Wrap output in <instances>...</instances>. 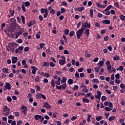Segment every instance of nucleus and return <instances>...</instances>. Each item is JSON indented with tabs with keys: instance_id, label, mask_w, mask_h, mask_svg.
<instances>
[{
	"instance_id": "obj_1",
	"label": "nucleus",
	"mask_w": 125,
	"mask_h": 125,
	"mask_svg": "<svg viewBox=\"0 0 125 125\" xmlns=\"http://www.w3.org/2000/svg\"><path fill=\"white\" fill-rule=\"evenodd\" d=\"M17 43L15 42H9L8 45L6 46V49L8 51H10L11 52H14V49L16 48V46Z\"/></svg>"
},
{
	"instance_id": "obj_2",
	"label": "nucleus",
	"mask_w": 125,
	"mask_h": 125,
	"mask_svg": "<svg viewBox=\"0 0 125 125\" xmlns=\"http://www.w3.org/2000/svg\"><path fill=\"white\" fill-rule=\"evenodd\" d=\"M30 5H31V3H30L29 1L22 2V4H21V8L23 12H26V8L25 6L28 7V6H30Z\"/></svg>"
},
{
	"instance_id": "obj_3",
	"label": "nucleus",
	"mask_w": 125,
	"mask_h": 125,
	"mask_svg": "<svg viewBox=\"0 0 125 125\" xmlns=\"http://www.w3.org/2000/svg\"><path fill=\"white\" fill-rule=\"evenodd\" d=\"M20 110H21V112L23 115H24V116H27V112H28V107H27L26 106L22 105L21 107L20 108Z\"/></svg>"
},
{
	"instance_id": "obj_4",
	"label": "nucleus",
	"mask_w": 125,
	"mask_h": 125,
	"mask_svg": "<svg viewBox=\"0 0 125 125\" xmlns=\"http://www.w3.org/2000/svg\"><path fill=\"white\" fill-rule=\"evenodd\" d=\"M83 29L81 28L80 29L78 30L76 33V37L78 40L81 39V37L83 36Z\"/></svg>"
},
{
	"instance_id": "obj_5",
	"label": "nucleus",
	"mask_w": 125,
	"mask_h": 125,
	"mask_svg": "<svg viewBox=\"0 0 125 125\" xmlns=\"http://www.w3.org/2000/svg\"><path fill=\"white\" fill-rule=\"evenodd\" d=\"M41 13H44L43 15L44 18H47V16H48V10L46 8H42L41 9Z\"/></svg>"
},
{
	"instance_id": "obj_6",
	"label": "nucleus",
	"mask_w": 125,
	"mask_h": 125,
	"mask_svg": "<svg viewBox=\"0 0 125 125\" xmlns=\"http://www.w3.org/2000/svg\"><path fill=\"white\" fill-rule=\"evenodd\" d=\"M35 97L36 99H43L44 100H46V97L45 95L42 94V93H38L36 95Z\"/></svg>"
},
{
	"instance_id": "obj_7",
	"label": "nucleus",
	"mask_w": 125,
	"mask_h": 125,
	"mask_svg": "<svg viewBox=\"0 0 125 125\" xmlns=\"http://www.w3.org/2000/svg\"><path fill=\"white\" fill-rule=\"evenodd\" d=\"M86 29H89L90 28V23L88 24V23L87 22V21L84 22L83 23L82 26V29L84 31L85 28Z\"/></svg>"
},
{
	"instance_id": "obj_8",
	"label": "nucleus",
	"mask_w": 125,
	"mask_h": 125,
	"mask_svg": "<svg viewBox=\"0 0 125 125\" xmlns=\"http://www.w3.org/2000/svg\"><path fill=\"white\" fill-rule=\"evenodd\" d=\"M34 119H35L36 121H39V120H40L41 122H43L44 120L43 117L38 114H36L34 116Z\"/></svg>"
},
{
	"instance_id": "obj_9",
	"label": "nucleus",
	"mask_w": 125,
	"mask_h": 125,
	"mask_svg": "<svg viewBox=\"0 0 125 125\" xmlns=\"http://www.w3.org/2000/svg\"><path fill=\"white\" fill-rule=\"evenodd\" d=\"M23 49H24V47L23 46H20L18 48L16 49L15 52V53H20V54H21Z\"/></svg>"
},
{
	"instance_id": "obj_10",
	"label": "nucleus",
	"mask_w": 125,
	"mask_h": 125,
	"mask_svg": "<svg viewBox=\"0 0 125 125\" xmlns=\"http://www.w3.org/2000/svg\"><path fill=\"white\" fill-rule=\"evenodd\" d=\"M105 111L111 112L113 110V104L111 102L109 104V107H105L104 108Z\"/></svg>"
},
{
	"instance_id": "obj_11",
	"label": "nucleus",
	"mask_w": 125,
	"mask_h": 125,
	"mask_svg": "<svg viewBox=\"0 0 125 125\" xmlns=\"http://www.w3.org/2000/svg\"><path fill=\"white\" fill-rule=\"evenodd\" d=\"M105 62V59H102V61H100L99 62L97 63V66L99 68L103 67V65H104V62Z\"/></svg>"
},
{
	"instance_id": "obj_12",
	"label": "nucleus",
	"mask_w": 125,
	"mask_h": 125,
	"mask_svg": "<svg viewBox=\"0 0 125 125\" xmlns=\"http://www.w3.org/2000/svg\"><path fill=\"white\" fill-rule=\"evenodd\" d=\"M44 104V108H45V109H51V105L48 104V103L46 102L43 103Z\"/></svg>"
},
{
	"instance_id": "obj_13",
	"label": "nucleus",
	"mask_w": 125,
	"mask_h": 125,
	"mask_svg": "<svg viewBox=\"0 0 125 125\" xmlns=\"http://www.w3.org/2000/svg\"><path fill=\"white\" fill-rule=\"evenodd\" d=\"M32 73L33 75H36V71H38V68L35 66H31Z\"/></svg>"
},
{
	"instance_id": "obj_14",
	"label": "nucleus",
	"mask_w": 125,
	"mask_h": 125,
	"mask_svg": "<svg viewBox=\"0 0 125 125\" xmlns=\"http://www.w3.org/2000/svg\"><path fill=\"white\" fill-rule=\"evenodd\" d=\"M18 61V58L17 57H13L12 58V64H15Z\"/></svg>"
},
{
	"instance_id": "obj_15",
	"label": "nucleus",
	"mask_w": 125,
	"mask_h": 125,
	"mask_svg": "<svg viewBox=\"0 0 125 125\" xmlns=\"http://www.w3.org/2000/svg\"><path fill=\"white\" fill-rule=\"evenodd\" d=\"M74 10H75V11H79V12H82L83 10H84V7H78V8H75Z\"/></svg>"
},
{
	"instance_id": "obj_16",
	"label": "nucleus",
	"mask_w": 125,
	"mask_h": 125,
	"mask_svg": "<svg viewBox=\"0 0 125 125\" xmlns=\"http://www.w3.org/2000/svg\"><path fill=\"white\" fill-rule=\"evenodd\" d=\"M97 93V95H96L95 97L96 98H97V99L100 100V98H101V91H98Z\"/></svg>"
},
{
	"instance_id": "obj_17",
	"label": "nucleus",
	"mask_w": 125,
	"mask_h": 125,
	"mask_svg": "<svg viewBox=\"0 0 125 125\" xmlns=\"http://www.w3.org/2000/svg\"><path fill=\"white\" fill-rule=\"evenodd\" d=\"M59 63L61 66H62V65H65L66 63V60H62L60 59L59 61Z\"/></svg>"
},
{
	"instance_id": "obj_18",
	"label": "nucleus",
	"mask_w": 125,
	"mask_h": 125,
	"mask_svg": "<svg viewBox=\"0 0 125 125\" xmlns=\"http://www.w3.org/2000/svg\"><path fill=\"white\" fill-rule=\"evenodd\" d=\"M10 108H8L7 105H5L3 109V112L5 113V112H10Z\"/></svg>"
},
{
	"instance_id": "obj_19",
	"label": "nucleus",
	"mask_w": 125,
	"mask_h": 125,
	"mask_svg": "<svg viewBox=\"0 0 125 125\" xmlns=\"http://www.w3.org/2000/svg\"><path fill=\"white\" fill-rule=\"evenodd\" d=\"M103 24H106V25H109L111 23V21L109 20H104L102 21Z\"/></svg>"
},
{
	"instance_id": "obj_20",
	"label": "nucleus",
	"mask_w": 125,
	"mask_h": 125,
	"mask_svg": "<svg viewBox=\"0 0 125 125\" xmlns=\"http://www.w3.org/2000/svg\"><path fill=\"white\" fill-rule=\"evenodd\" d=\"M8 124H11V125H16V121H12L11 120H8Z\"/></svg>"
},
{
	"instance_id": "obj_21",
	"label": "nucleus",
	"mask_w": 125,
	"mask_h": 125,
	"mask_svg": "<svg viewBox=\"0 0 125 125\" xmlns=\"http://www.w3.org/2000/svg\"><path fill=\"white\" fill-rule=\"evenodd\" d=\"M42 67H49V62H44L42 63Z\"/></svg>"
},
{
	"instance_id": "obj_22",
	"label": "nucleus",
	"mask_w": 125,
	"mask_h": 125,
	"mask_svg": "<svg viewBox=\"0 0 125 125\" xmlns=\"http://www.w3.org/2000/svg\"><path fill=\"white\" fill-rule=\"evenodd\" d=\"M5 87L6 88V89H11V85H10V84H9V83H5Z\"/></svg>"
},
{
	"instance_id": "obj_23",
	"label": "nucleus",
	"mask_w": 125,
	"mask_h": 125,
	"mask_svg": "<svg viewBox=\"0 0 125 125\" xmlns=\"http://www.w3.org/2000/svg\"><path fill=\"white\" fill-rule=\"evenodd\" d=\"M60 82H61V78L59 77L58 80L55 81V83L56 84H57V85H60Z\"/></svg>"
},
{
	"instance_id": "obj_24",
	"label": "nucleus",
	"mask_w": 125,
	"mask_h": 125,
	"mask_svg": "<svg viewBox=\"0 0 125 125\" xmlns=\"http://www.w3.org/2000/svg\"><path fill=\"white\" fill-rule=\"evenodd\" d=\"M82 100L83 102H84V103H89V100L86 98H83Z\"/></svg>"
},
{
	"instance_id": "obj_25",
	"label": "nucleus",
	"mask_w": 125,
	"mask_h": 125,
	"mask_svg": "<svg viewBox=\"0 0 125 125\" xmlns=\"http://www.w3.org/2000/svg\"><path fill=\"white\" fill-rule=\"evenodd\" d=\"M106 68L109 73H112V71H111V69H112V65L111 64L107 65L106 66Z\"/></svg>"
},
{
	"instance_id": "obj_26",
	"label": "nucleus",
	"mask_w": 125,
	"mask_h": 125,
	"mask_svg": "<svg viewBox=\"0 0 125 125\" xmlns=\"http://www.w3.org/2000/svg\"><path fill=\"white\" fill-rule=\"evenodd\" d=\"M51 85L53 86V87H55V82L54 81V79H52L51 80Z\"/></svg>"
},
{
	"instance_id": "obj_27",
	"label": "nucleus",
	"mask_w": 125,
	"mask_h": 125,
	"mask_svg": "<svg viewBox=\"0 0 125 125\" xmlns=\"http://www.w3.org/2000/svg\"><path fill=\"white\" fill-rule=\"evenodd\" d=\"M42 75L43 76H44V77H45L46 78H49V77H50V75L48 73H43L42 72Z\"/></svg>"
},
{
	"instance_id": "obj_28",
	"label": "nucleus",
	"mask_w": 125,
	"mask_h": 125,
	"mask_svg": "<svg viewBox=\"0 0 125 125\" xmlns=\"http://www.w3.org/2000/svg\"><path fill=\"white\" fill-rule=\"evenodd\" d=\"M67 82V78L63 77L61 81V83H66Z\"/></svg>"
},
{
	"instance_id": "obj_29",
	"label": "nucleus",
	"mask_w": 125,
	"mask_h": 125,
	"mask_svg": "<svg viewBox=\"0 0 125 125\" xmlns=\"http://www.w3.org/2000/svg\"><path fill=\"white\" fill-rule=\"evenodd\" d=\"M112 7H113V6L112 5H108L104 10V11L106 12L108 11V10H110V9H111V8H112Z\"/></svg>"
},
{
	"instance_id": "obj_30",
	"label": "nucleus",
	"mask_w": 125,
	"mask_h": 125,
	"mask_svg": "<svg viewBox=\"0 0 125 125\" xmlns=\"http://www.w3.org/2000/svg\"><path fill=\"white\" fill-rule=\"evenodd\" d=\"M84 34L88 37V36H89V29H87L85 30V31L84 32Z\"/></svg>"
},
{
	"instance_id": "obj_31",
	"label": "nucleus",
	"mask_w": 125,
	"mask_h": 125,
	"mask_svg": "<svg viewBox=\"0 0 125 125\" xmlns=\"http://www.w3.org/2000/svg\"><path fill=\"white\" fill-rule=\"evenodd\" d=\"M8 71H9L8 68H6L5 67H3L2 68L3 73H5L6 74H7V73H8Z\"/></svg>"
},
{
	"instance_id": "obj_32",
	"label": "nucleus",
	"mask_w": 125,
	"mask_h": 125,
	"mask_svg": "<svg viewBox=\"0 0 125 125\" xmlns=\"http://www.w3.org/2000/svg\"><path fill=\"white\" fill-rule=\"evenodd\" d=\"M62 86V89H66V87H67V83H65L62 85H61Z\"/></svg>"
},
{
	"instance_id": "obj_33",
	"label": "nucleus",
	"mask_w": 125,
	"mask_h": 125,
	"mask_svg": "<svg viewBox=\"0 0 125 125\" xmlns=\"http://www.w3.org/2000/svg\"><path fill=\"white\" fill-rule=\"evenodd\" d=\"M9 12L10 14H11V16H14V10H9Z\"/></svg>"
},
{
	"instance_id": "obj_34",
	"label": "nucleus",
	"mask_w": 125,
	"mask_h": 125,
	"mask_svg": "<svg viewBox=\"0 0 125 125\" xmlns=\"http://www.w3.org/2000/svg\"><path fill=\"white\" fill-rule=\"evenodd\" d=\"M73 83H74V81L73 80V79H68V83H69V84H73Z\"/></svg>"
},
{
	"instance_id": "obj_35",
	"label": "nucleus",
	"mask_w": 125,
	"mask_h": 125,
	"mask_svg": "<svg viewBox=\"0 0 125 125\" xmlns=\"http://www.w3.org/2000/svg\"><path fill=\"white\" fill-rule=\"evenodd\" d=\"M64 35L67 36V35H69V32H70V30H69V29H66L64 30Z\"/></svg>"
},
{
	"instance_id": "obj_36",
	"label": "nucleus",
	"mask_w": 125,
	"mask_h": 125,
	"mask_svg": "<svg viewBox=\"0 0 125 125\" xmlns=\"http://www.w3.org/2000/svg\"><path fill=\"white\" fill-rule=\"evenodd\" d=\"M113 60H116V61L120 60V56L117 55L115 56L113 58Z\"/></svg>"
},
{
	"instance_id": "obj_37",
	"label": "nucleus",
	"mask_w": 125,
	"mask_h": 125,
	"mask_svg": "<svg viewBox=\"0 0 125 125\" xmlns=\"http://www.w3.org/2000/svg\"><path fill=\"white\" fill-rule=\"evenodd\" d=\"M120 19L122 21H125V15H124L123 14L121 15H120Z\"/></svg>"
},
{
	"instance_id": "obj_38",
	"label": "nucleus",
	"mask_w": 125,
	"mask_h": 125,
	"mask_svg": "<svg viewBox=\"0 0 125 125\" xmlns=\"http://www.w3.org/2000/svg\"><path fill=\"white\" fill-rule=\"evenodd\" d=\"M103 119V117L100 116L96 117V121L98 122H99V121H101V120H102Z\"/></svg>"
},
{
	"instance_id": "obj_39",
	"label": "nucleus",
	"mask_w": 125,
	"mask_h": 125,
	"mask_svg": "<svg viewBox=\"0 0 125 125\" xmlns=\"http://www.w3.org/2000/svg\"><path fill=\"white\" fill-rule=\"evenodd\" d=\"M75 78L76 79V80H78V79L80 78V74H79V73H78V72H76L75 73Z\"/></svg>"
},
{
	"instance_id": "obj_40",
	"label": "nucleus",
	"mask_w": 125,
	"mask_h": 125,
	"mask_svg": "<svg viewBox=\"0 0 125 125\" xmlns=\"http://www.w3.org/2000/svg\"><path fill=\"white\" fill-rule=\"evenodd\" d=\"M75 35V31H71L69 33V36L73 37V36Z\"/></svg>"
},
{
	"instance_id": "obj_41",
	"label": "nucleus",
	"mask_w": 125,
	"mask_h": 125,
	"mask_svg": "<svg viewBox=\"0 0 125 125\" xmlns=\"http://www.w3.org/2000/svg\"><path fill=\"white\" fill-rule=\"evenodd\" d=\"M21 19L22 21L23 24H25V17L24 16H21Z\"/></svg>"
},
{
	"instance_id": "obj_42",
	"label": "nucleus",
	"mask_w": 125,
	"mask_h": 125,
	"mask_svg": "<svg viewBox=\"0 0 125 125\" xmlns=\"http://www.w3.org/2000/svg\"><path fill=\"white\" fill-rule=\"evenodd\" d=\"M102 101H106V100H107V97L105 96H103L102 97Z\"/></svg>"
},
{
	"instance_id": "obj_43",
	"label": "nucleus",
	"mask_w": 125,
	"mask_h": 125,
	"mask_svg": "<svg viewBox=\"0 0 125 125\" xmlns=\"http://www.w3.org/2000/svg\"><path fill=\"white\" fill-rule=\"evenodd\" d=\"M115 119H116V117H115V116H111L109 117L108 120L110 121H113V120H115Z\"/></svg>"
},
{
	"instance_id": "obj_44",
	"label": "nucleus",
	"mask_w": 125,
	"mask_h": 125,
	"mask_svg": "<svg viewBox=\"0 0 125 125\" xmlns=\"http://www.w3.org/2000/svg\"><path fill=\"white\" fill-rule=\"evenodd\" d=\"M79 89V86L78 85H75L74 87L73 88V90H78Z\"/></svg>"
},
{
	"instance_id": "obj_45",
	"label": "nucleus",
	"mask_w": 125,
	"mask_h": 125,
	"mask_svg": "<svg viewBox=\"0 0 125 125\" xmlns=\"http://www.w3.org/2000/svg\"><path fill=\"white\" fill-rule=\"evenodd\" d=\"M82 91L83 92H85V93H87V92H88V89H87V88H84L82 89Z\"/></svg>"
},
{
	"instance_id": "obj_46",
	"label": "nucleus",
	"mask_w": 125,
	"mask_h": 125,
	"mask_svg": "<svg viewBox=\"0 0 125 125\" xmlns=\"http://www.w3.org/2000/svg\"><path fill=\"white\" fill-rule=\"evenodd\" d=\"M22 34H23V30H22V29H21L19 30L18 33V36H21V35H22Z\"/></svg>"
},
{
	"instance_id": "obj_47",
	"label": "nucleus",
	"mask_w": 125,
	"mask_h": 125,
	"mask_svg": "<svg viewBox=\"0 0 125 125\" xmlns=\"http://www.w3.org/2000/svg\"><path fill=\"white\" fill-rule=\"evenodd\" d=\"M92 82L93 83H99V80H98V79H94L92 80Z\"/></svg>"
},
{
	"instance_id": "obj_48",
	"label": "nucleus",
	"mask_w": 125,
	"mask_h": 125,
	"mask_svg": "<svg viewBox=\"0 0 125 125\" xmlns=\"http://www.w3.org/2000/svg\"><path fill=\"white\" fill-rule=\"evenodd\" d=\"M81 94H82L80 92H78V93L76 92L75 93L74 95L75 96H77V97H79V96H81Z\"/></svg>"
},
{
	"instance_id": "obj_49",
	"label": "nucleus",
	"mask_w": 125,
	"mask_h": 125,
	"mask_svg": "<svg viewBox=\"0 0 125 125\" xmlns=\"http://www.w3.org/2000/svg\"><path fill=\"white\" fill-rule=\"evenodd\" d=\"M7 100L8 102H11V101H12V99H11V97L8 96L7 97Z\"/></svg>"
},
{
	"instance_id": "obj_50",
	"label": "nucleus",
	"mask_w": 125,
	"mask_h": 125,
	"mask_svg": "<svg viewBox=\"0 0 125 125\" xmlns=\"http://www.w3.org/2000/svg\"><path fill=\"white\" fill-rule=\"evenodd\" d=\"M96 5L99 8H101V4H100V3L97 2H96Z\"/></svg>"
},
{
	"instance_id": "obj_51",
	"label": "nucleus",
	"mask_w": 125,
	"mask_h": 125,
	"mask_svg": "<svg viewBox=\"0 0 125 125\" xmlns=\"http://www.w3.org/2000/svg\"><path fill=\"white\" fill-rule=\"evenodd\" d=\"M50 13L51 14H53V15H54V14H55V10H54V9H51L50 11Z\"/></svg>"
},
{
	"instance_id": "obj_52",
	"label": "nucleus",
	"mask_w": 125,
	"mask_h": 125,
	"mask_svg": "<svg viewBox=\"0 0 125 125\" xmlns=\"http://www.w3.org/2000/svg\"><path fill=\"white\" fill-rule=\"evenodd\" d=\"M90 17H92L93 16V10L92 9L90 10Z\"/></svg>"
},
{
	"instance_id": "obj_53",
	"label": "nucleus",
	"mask_w": 125,
	"mask_h": 125,
	"mask_svg": "<svg viewBox=\"0 0 125 125\" xmlns=\"http://www.w3.org/2000/svg\"><path fill=\"white\" fill-rule=\"evenodd\" d=\"M114 82L116 83H117L118 84H119V83H121V80H120L115 79Z\"/></svg>"
},
{
	"instance_id": "obj_54",
	"label": "nucleus",
	"mask_w": 125,
	"mask_h": 125,
	"mask_svg": "<svg viewBox=\"0 0 125 125\" xmlns=\"http://www.w3.org/2000/svg\"><path fill=\"white\" fill-rule=\"evenodd\" d=\"M91 118V115H88L87 117V121L88 123L90 122V119Z\"/></svg>"
},
{
	"instance_id": "obj_55",
	"label": "nucleus",
	"mask_w": 125,
	"mask_h": 125,
	"mask_svg": "<svg viewBox=\"0 0 125 125\" xmlns=\"http://www.w3.org/2000/svg\"><path fill=\"white\" fill-rule=\"evenodd\" d=\"M114 6L116 7V8H119L120 6H119V3L118 2H115L114 3Z\"/></svg>"
},
{
	"instance_id": "obj_56",
	"label": "nucleus",
	"mask_w": 125,
	"mask_h": 125,
	"mask_svg": "<svg viewBox=\"0 0 125 125\" xmlns=\"http://www.w3.org/2000/svg\"><path fill=\"white\" fill-rule=\"evenodd\" d=\"M99 67H95L94 68L95 72H96L97 73L99 72Z\"/></svg>"
},
{
	"instance_id": "obj_57",
	"label": "nucleus",
	"mask_w": 125,
	"mask_h": 125,
	"mask_svg": "<svg viewBox=\"0 0 125 125\" xmlns=\"http://www.w3.org/2000/svg\"><path fill=\"white\" fill-rule=\"evenodd\" d=\"M62 5H65V6L68 5V3L65 1H62Z\"/></svg>"
},
{
	"instance_id": "obj_58",
	"label": "nucleus",
	"mask_w": 125,
	"mask_h": 125,
	"mask_svg": "<svg viewBox=\"0 0 125 125\" xmlns=\"http://www.w3.org/2000/svg\"><path fill=\"white\" fill-rule=\"evenodd\" d=\"M33 25H34V23H33V22L32 21H30L28 23V27H31V26H33Z\"/></svg>"
},
{
	"instance_id": "obj_59",
	"label": "nucleus",
	"mask_w": 125,
	"mask_h": 125,
	"mask_svg": "<svg viewBox=\"0 0 125 125\" xmlns=\"http://www.w3.org/2000/svg\"><path fill=\"white\" fill-rule=\"evenodd\" d=\"M40 46V48H43V46L45 45L44 43H41L39 44Z\"/></svg>"
},
{
	"instance_id": "obj_60",
	"label": "nucleus",
	"mask_w": 125,
	"mask_h": 125,
	"mask_svg": "<svg viewBox=\"0 0 125 125\" xmlns=\"http://www.w3.org/2000/svg\"><path fill=\"white\" fill-rule=\"evenodd\" d=\"M49 65L51 67H55V64L52 62H50L49 63Z\"/></svg>"
},
{
	"instance_id": "obj_61",
	"label": "nucleus",
	"mask_w": 125,
	"mask_h": 125,
	"mask_svg": "<svg viewBox=\"0 0 125 125\" xmlns=\"http://www.w3.org/2000/svg\"><path fill=\"white\" fill-rule=\"evenodd\" d=\"M120 87H121V88H122V89H125V84H124L123 83H121L120 84Z\"/></svg>"
},
{
	"instance_id": "obj_62",
	"label": "nucleus",
	"mask_w": 125,
	"mask_h": 125,
	"mask_svg": "<svg viewBox=\"0 0 125 125\" xmlns=\"http://www.w3.org/2000/svg\"><path fill=\"white\" fill-rule=\"evenodd\" d=\"M78 72H79V73H82V72H83V68L81 67V68H79L78 69Z\"/></svg>"
},
{
	"instance_id": "obj_63",
	"label": "nucleus",
	"mask_w": 125,
	"mask_h": 125,
	"mask_svg": "<svg viewBox=\"0 0 125 125\" xmlns=\"http://www.w3.org/2000/svg\"><path fill=\"white\" fill-rule=\"evenodd\" d=\"M61 13H64V12H65V8H64L63 7H62L61 8Z\"/></svg>"
},
{
	"instance_id": "obj_64",
	"label": "nucleus",
	"mask_w": 125,
	"mask_h": 125,
	"mask_svg": "<svg viewBox=\"0 0 125 125\" xmlns=\"http://www.w3.org/2000/svg\"><path fill=\"white\" fill-rule=\"evenodd\" d=\"M22 124V121L19 120V121L17 122V125H21Z\"/></svg>"
}]
</instances>
